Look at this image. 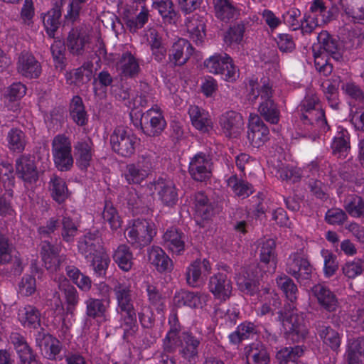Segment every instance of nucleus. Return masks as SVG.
<instances>
[{
	"label": "nucleus",
	"instance_id": "obj_1",
	"mask_svg": "<svg viewBox=\"0 0 364 364\" xmlns=\"http://www.w3.org/2000/svg\"><path fill=\"white\" fill-rule=\"evenodd\" d=\"M276 244L274 240L267 239L259 243L260 266L252 264L242 270L236 277L238 288L244 294L253 296L259 292V279L264 272L272 274L277 267Z\"/></svg>",
	"mask_w": 364,
	"mask_h": 364
},
{
	"label": "nucleus",
	"instance_id": "obj_2",
	"mask_svg": "<svg viewBox=\"0 0 364 364\" xmlns=\"http://www.w3.org/2000/svg\"><path fill=\"white\" fill-rule=\"evenodd\" d=\"M200 338L189 331H181L179 326H171L163 340L164 352L174 353L178 348V353L184 364H196L198 359V348Z\"/></svg>",
	"mask_w": 364,
	"mask_h": 364
},
{
	"label": "nucleus",
	"instance_id": "obj_3",
	"mask_svg": "<svg viewBox=\"0 0 364 364\" xmlns=\"http://www.w3.org/2000/svg\"><path fill=\"white\" fill-rule=\"evenodd\" d=\"M113 291L117 300V311L121 317V326L124 335L131 334L136 328V314L134 306V296L130 284L116 281Z\"/></svg>",
	"mask_w": 364,
	"mask_h": 364
},
{
	"label": "nucleus",
	"instance_id": "obj_4",
	"mask_svg": "<svg viewBox=\"0 0 364 364\" xmlns=\"http://www.w3.org/2000/svg\"><path fill=\"white\" fill-rule=\"evenodd\" d=\"M250 86L252 100H257L259 96L262 100L258 107L260 116L271 124H277L279 121L280 111L278 105L272 100L273 90L269 80L267 77L262 78L259 82L250 80Z\"/></svg>",
	"mask_w": 364,
	"mask_h": 364
},
{
	"label": "nucleus",
	"instance_id": "obj_5",
	"mask_svg": "<svg viewBox=\"0 0 364 364\" xmlns=\"http://www.w3.org/2000/svg\"><path fill=\"white\" fill-rule=\"evenodd\" d=\"M279 318L288 338L294 342H299L306 337L309 331L304 314L299 312L294 306H289V309H286L284 313L280 312Z\"/></svg>",
	"mask_w": 364,
	"mask_h": 364
},
{
	"label": "nucleus",
	"instance_id": "obj_6",
	"mask_svg": "<svg viewBox=\"0 0 364 364\" xmlns=\"http://www.w3.org/2000/svg\"><path fill=\"white\" fill-rule=\"evenodd\" d=\"M125 236L129 243L136 247L147 246L156 235L155 225L146 220L138 219L125 231Z\"/></svg>",
	"mask_w": 364,
	"mask_h": 364
},
{
	"label": "nucleus",
	"instance_id": "obj_7",
	"mask_svg": "<svg viewBox=\"0 0 364 364\" xmlns=\"http://www.w3.org/2000/svg\"><path fill=\"white\" fill-rule=\"evenodd\" d=\"M137 137L124 127H117L110 136L112 149L122 157H130L135 152Z\"/></svg>",
	"mask_w": 364,
	"mask_h": 364
},
{
	"label": "nucleus",
	"instance_id": "obj_8",
	"mask_svg": "<svg viewBox=\"0 0 364 364\" xmlns=\"http://www.w3.org/2000/svg\"><path fill=\"white\" fill-rule=\"evenodd\" d=\"M52 154L56 167L61 171L69 170L73 164L71 142L65 134L56 135L52 141Z\"/></svg>",
	"mask_w": 364,
	"mask_h": 364
},
{
	"label": "nucleus",
	"instance_id": "obj_9",
	"mask_svg": "<svg viewBox=\"0 0 364 364\" xmlns=\"http://www.w3.org/2000/svg\"><path fill=\"white\" fill-rule=\"evenodd\" d=\"M204 65L210 73L221 74L228 81H235L239 76L238 70L228 54L210 56L204 62Z\"/></svg>",
	"mask_w": 364,
	"mask_h": 364
},
{
	"label": "nucleus",
	"instance_id": "obj_10",
	"mask_svg": "<svg viewBox=\"0 0 364 364\" xmlns=\"http://www.w3.org/2000/svg\"><path fill=\"white\" fill-rule=\"evenodd\" d=\"M60 245H54L48 241H43L41 245V257L43 266L50 274L58 273L63 264H66V255L60 252Z\"/></svg>",
	"mask_w": 364,
	"mask_h": 364
},
{
	"label": "nucleus",
	"instance_id": "obj_11",
	"mask_svg": "<svg viewBox=\"0 0 364 364\" xmlns=\"http://www.w3.org/2000/svg\"><path fill=\"white\" fill-rule=\"evenodd\" d=\"M286 272L299 283L306 284L312 277L313 267L305 256L293 253L287 259Z\"/></svg>",
	"mask_w": 364,
	"mask_h": 364
},
{
	"label": "nucleus",
	"instance_id": "obj_12",
	"mask_svg": "<svg viewBox=\"0 0 364 364\" xmlns=\"http://www.w3.org/2000/svg\"><path fill=\"white\" fill-rule=\"evenodd\" d=\"M91 43V36L83 26L73 28L66 38L68 51L74 56L85 54Z\"/></svg>",
	"mask_w": 364,
	"mask_h": 364
},
{
	"label": "nucleus",
	"instance_id": "obj_13",
	"mask_svg": "<svg viewBox=\"0 0 364 364\" xmlns=\"http://www.w3.org/2000/svg\"><path fill=\"white\" fill-rule=\"evenodd\" d=\"M166 121L160 109L156 106L144 112L141 116L140 127L147 136L159 135L165 129Z\"/></svg>",
	"mask_w": 364,
	"mask_h": 364
},
{
	"label": "nucleus",
	"instance_id": "obj_14",
	"mask_svg": "<svg viewBox=\"0 0 364 364\" xmlns=\"http://www.w3.org/2000/svg\"><path fill=\"white\" fill-rule=\"evenodd\" d=\"M212 166L210 156L200 152L191 159L188 172L193 180L203 182L210 178Z\"/></svg>",
	"mask_w": 364,
	"mask_h": 364
},
{
	"label": "nucleus",
	"instance_id": "obj_15",
	"mask_svg": "<svg viewBox=\"0 0 364 364\" xmlns=\"http://www.w3.org/2000/svg\"><path fill=\"white\" fill-rule=\"evenodd\" d=\"M152 167L151 158L142 156L136 163L127 165L124 173V178L129 184H140L148 177Z\"/></svg>",
	"mask_w": 364,
	"mask_h": 364
},
{
	"label": "nucleus",
	"instance_id": "obj_16",
	"mask_svg": "<svg viewBox=\"0 0 364 364\" xmlns=\"http://www.w3.org/2000/svg\"><path fill=\"white\" fill-rule=\"evenodd\" d=\"M210 272L211 265L208 259H196L186 268L185 275L187 284L193 288L200 287Z\"/></svg>",
	"mask_w": 364,
	"mask_h": 364
},
{
	"label": "nucleus",
	"instance_id": "obj_17",
	"mask_svg": "<svg viewBox=\"0 0 364 364\" xmlns=\"http://www.w3.org/2000/svg\"><path fill=\"white\" fill-rule=\"evenodd\" d=\"M219 124L226 137H238L244 128L242 115L235 111H228L221 114Z\"/></svg>",
	"mask_w": 364,
	"mask_h": 364
},
{
	"label": "nucleus",
	"instance_id": "obj_18",
	"mask_svg": "<svg viewBox=\"0 0 364 364\" xmlns=\"http://www.w3.org/2000/svg\"><path fill=\"white\" fill-rule=\"evenodd\" d=\"M268 127L257 114H250L249 119L247 139L254 147H260L269 139Z\"/></svg>",
	"mask_w": 364,
	"mask_h": 364
},
{
	"label": "nucleus",
	"instance_id": "obj_19",
	"mask_svg": "<svg viewBox=\"0 0 364 364\" xmlns=\"http://www.w3.org/2000/svg\"><path fill=\"white\" fill-rule=\"evenodd\" d=\"M193 52V48L190 42L184 38H179L168 50V63L174 66H181L188 60Z\"/></svg>",
	"mask_w": 364,
	"mask_h": 364
},
{
	"label": "nucleus",
	"instance_id": "obj_20",
	"mask_svg": "<svg viewBox=\"0 0 364 364\" xmlns=\"http://www.w3.org/2000/svg\"><path fill=\"white\" fill-rule=\"evenodd\" d=\"M17 70L25 77L38 78L41 73V65L32 53L24 51L18 56Z\"/></svg>",
	"mask_w": 364,
	"mask_h": 364
},
{
	"label": "nucleus",
	"instance_id": "obj_21",
	"mask_svg": "<svg viewBox=\"0 0 364 364\" xmlns=\"http://www.w3.org/2000/svg\"><path fill=\"white\" fill-rule=\"evenodd\" d=\"M208 295L202 292L181 290L173 296V303L178 307L188 306L192 309L203 308L205 305Z\"/></svg>",
	"mask_w": 364,
	"mask_h": 364
},
{
	"label": "nucleus",
	"instance_id": "obj_22",
	"mask_svg": "<svg viewBox=\"0 0 364 364\" xmlns=\"http://www.w3.org/2000/svg\"><path fill=\"white\" fill-rule=\"evenodd\" d=\"M118 72L124 77H136L141 71L139 60L130 51L124 52L116 63Z\"/></svg>",
	"mask_w": 364,
	"mask_h": 364
},
{
	"label": "nucleus",
	"instance_id": "obj_23",
	"mask_svg": "<svg viewBox=\"0 0 364 364\" xmlns=\"http://www.w3.org/2000/svg\"><path fill=\"white\" fill-rule=\"evenodd\" d=\"M209 289L215 298L225 301L232 294V283L227 276L223 274H217L210 277Z\"/></svg>",
	"mask_w": 364,
	"mask_h": 364
},
{
	"label": "nucleus",
	"instance_id": "obj_24",
	"mask_svg": "<svg viewBox=\"0 0 364 364\" xmlns=\"http://www.w3.org/2000/svg\"><path fill=\"white\" fill-rule=\"evenodd\" d=\"M16 170L18 176L26 182H35L38 178L34 160L29 155H22L16 159Z\"/></svg>",
	"mask_w": 364,
	"mask_h": 364
},
{
	"label": "nucleus",
	"instance_id": "obj_25",
	"mask_svg": "<svg viewBox=\"0 0 364 364\" xmlns=\"http://www.w3.org/2000/svg\"><path fill=\"white\" fill-rule=\"evenodd\" d=\"M76 164L80 169H87L92 159L93 144L89 137L81 139L74 145Z\"/></svg>",
	"mask_w": 364,
	"mask_h": 364
},
{
	"label": "nucleus",
	"instance_id": "obj_26",
	"mask_svg": "<svg viewBox=\"0 0 364 364\" xmlns=\"http://www.w3.org/2000/svg\"><path fill=\"white\" fill-rule=\"evenodd\" d=\"M301 119L305 124L313 126L314 132L313 140L318 137V132H326L328 130L324 111L321 108L302 112Z\"/></svg>",
	"mask_w": 364,
	"mask_h": 364
},
{
	"label": "nucleus",
	"instance_id": "obj_27",
	"mask_svg": "<svg viewBox=\"0 0 364 364\" xmlns=\"http://www.w3.org/2000/svg\"><path fill=\"white\" fill-rule=\"evenodd\" d=\"M154 188L164 204L173 206L178 201V192L174 183L171 180L159 178L154 183Z\"/></svg>",
	"mask_w": 364,
	"mask_h": 364
},
{
	"label": "nucleus",
	"instance_id": "obj_28",
	"mask_svg": "<svg viewBox=\"0 0 364 364\" xmlns=\"http://www.w3.org/2000/svg\"><path fill=\"white\" fill-rule=\"evenodd\" d=\"M188 114L192 125L202 132H208L213 128V122L209 113L196 105H191Z\"/></svg>",
	"mask_w": 364,
	"mask_h": 364
},
{
	"label": "nucleus",
	"instance_id": "obj_29",
	"mask_svg": "<svg viewBox=\"0 0 364 364\" xmlns=\"http://www.w3.org/2000/svg\"><path fill=\"white\" fill-rule=\"evenodd\" d=\"M312 294L318 303L328 311H334L338 307V301L335 294L326 286L316 284L311 289Z\"/></svg>",
	"mask_w": 364,
	"mask_h": 364
},
{
	"label": "nucleus",
	"instance_id": "obj_30",
	"mask_svg": "<svg viewBox=\"0 0 364 364\" xmlns=\"http://www.w3.org/2000/svg\"><path fill=\"white\" fill-rule=\"evenodd\" d=\"M215 16L228 22L240 16V10L231 0H213Z\"/></svg>",
	"mask_w": 364,
	"mask_h": 364
},
{
	"label": "nucleus",
	"instance_id": "obj_31",
	"mask_svg": "<svg viewBox=\"0 0 364 364\" xmlns=\"http://www.w3.org/2000/svg\"><path fill=\"white\" fill-rule=\"evenodd\" d=\"M314 326L323 342L333 350H337L341 343L339 333L321 321H316Z\"/></svg>",
	"mask_w": 364,
	"mask_h": 364
},
{
	"label": "nucleus",
	"instance_id": "obj_32",
	"mask_svg": "<svg viewBox=\"0 0 364 364\" xmlns=\"http://www.w3.org/2000/svg\"><path fill=\"white\" fill-rule=\"evenodd\" d=\"M317 39L321 54L326 53L336 61L341 59L342 55L339 50L337 41L333 38L326 31L320 32Z\"/></svg>",
	"mask_w": 364,
	"mask_h": 364
},
{
	"label": "nucleus",
	"instance_id": "obj_33",
	"mask_svg": "<svg viewBox=\"0 0 364 364\" xmlns=\"http://www.w3.org/2000/svg\"><path fill=\"white\" fill-rule=\"evenodd\" d=\"M245 355L250 364H267L269 360L266 348L259 342L246 346Z\"/></svg>",
	"mask_w": 364,
	"mask_h": 364
},
{
	"label": "nucleus",
	"instance_id": "obj_34",
	"mask_svg": "<svg viewBox=\"0 0 364 364\" xmlns=\"http://www.w3.org/2000/svg\"><path fill=\"white\" fill-rule=\"evenodd\" d=\"M92 65L85 63L81 67L74 69L65 75L67 83L80 86L90 81L92 75Z\"/></svg>",
	"mask_w": 364,
	"mask_h": 364
},
{
	"label": "nucleus",
	"instance_id": "obj_35",
	"mask_svg": "<svg viewBox=\"0 0 364 364\" xmlns=\"http://www.w3.org/2000/svg\"><path fill=\"white\" fill-rule=\"evenodd\" d=\"M184 235L177 229L171 228L164 235V246L173 253L179 255L185 247Z\"/></svg>",
	"mask_w": 364,
	"mask_h": 364
},
{
	"label": "nucleus",
	"instance_id": "obj_36",
	"mask_svg": "<svg viewBox=\"0 0 364 364\" xmlns=\"http://www.w3.org/2000/svg\"><path fill=\"white\" fill-rule=\"evenodd\" d=\"M149 262L160 272L170 271L172 261L159 247H153L148 253Z\"/></svg>",
	"mask_w": 364,
	"mask_h": 364
},
{
	"label": "nucleus",
	"instance_id": "obj_37",
	"mask_svg": "<svg viewBox=\"0 0 364 364\" xmlns=\"http://www.w3.org/2000/svg\"><path fill=\"white\" fill-rule=\"evenodd\" d=\"M113 259L118 267L124 272H129L134 264V257L129 246L120 245L114 250Z\"/></svg>",
	"mask_w": 364,
	"mask_h": 364
},
{
	"label": "nucleus",
	"instance_id": "obj_38",
	"mask_svg": "<svg viewBox=\"0 0 364 364\" xmlns=\"http://www.w3.org/2000/svg\"><path fill=\"white\" fill-rule=\"evenodd\" d=\"M348 364H364V337L352 341L346 351Z\"/></svg>",
	"mask_w": 364,
	"mask_h": 364
},
{
	"label": "nucleus",
	"instance_id": "obj_39",
	"mask_svg": "<svg viewBox=\"0 0 364 364\" xmlns=\"http://www.w3.org/2000/svg\"><path fill=\"white\" fill-rule=\"evenodd\" d=\"M49 189L52 198L58 203H63L68 197L69 192L65 181L56 175L50 178Z\"/></svg>",
	"mask_w": 364,
	"mask_h": 364
},
{
	"label": "nucleus",
	"instance_id": "obj_40",
	"mask_svg": "<svg viewBox=\"0 0 364 364\" xmlns=\"http://www.w3.org/2000/svg\"><path fill=\"white\" fill-rule=\"evenodd\" d=\"M40 348L47 358L50 360L63 359V357L58 356L62 346L60 341L52 336H44L41 341Z\"/></svg>",
	"mask_w": 364,
	"mask_h": 364
},
{
	"label": "nucleus",
	"instance_id": "obj_41",
	"mask_svg": "<svg viewBox=\"0 0 364 364\" xmlns=\"http://www.w3.org/2000/svg\"><path fill=\"white\" fill-rule=\"evenodd\" d=\"M78 249L86 258H92L100 252H104L100 240L92 236H85L80 240L78 242Z\"/></svg>",
	"mask_w": 364,
	"mask_h": 364
},
{
	"label": "nucleus",
	"instance_id": "obj_42",
	"mask_svg": "<svg viewBox=\"0 0 364 364\" xmlns=\"http://www.w3.org/2000/svg\"><path fill=\"white\" fill-rule=\"evenodd\" d=\"M43 22L46 31L50 38H54L60 24L62 10L52 8L46 14H43Z\"/></svg>",
	"mask_w": 364,
	"mask_h": 364
},
{
	"label": "nucleus",
	"instance_id": "obj_43",
	"mask_svg": "<svg viewBox=\"0 0 364 364\" xmlns=\"http://www.w3.org/2000/svg\"><path fill=\"white\" fill-rule=\"evenodd\" d=\"M70 115L74 122L79 126H85L87 123V114L80 97H73L70 105Z\"/></svg>",
	"mask_w": 364,
	"mask_h": 364
},
{
	"label": "nucleus",
	"instance_id": "obj_44",
	"mask_svg": "<svg viewBox=\"0 0 364 364\" xmlns=\"http://www.w3.org/2000/svg\"><path fill=\"white\" fill-rule=\"evenodd\" d=\"M58 288L65 294L66 302L68 304V311L73 312L75 306L78 303V295L76 289L70 284V282L63 276H60L58 280Z\"/></svg>",
	"mask_w": 364,
	"mask_h": 364
},
{
	"label": "nucleus",
	"instance_id": "obj_45",
	"mask_svg": "<svg viewBox=\"0 0 364 364\" xmlns=\"http://www.w3.org/2000/svg\"><path fill=\"white\" fill-rule=\"evenodd\" d=\"M18 318L25 327L37 328L40 326L41 314L33 306H26L18 312Z\"/></svg>",
	"mask_w": 364,
	"mask_h": 364
},
{
	"label": "nucleus",
	"instance_id": "obj_46",
	"mask_svg": "<svg viewBox=\"0 0 364 364\" xmlns=\"http://www.w3.org/2000/svg\"><path fill=\"white\" fill-rule=\"evenodd\" d=\"M272 173H274L275 176L282 181H289L293 183L298 181L301 177L299 168L285 166L282 163H278L277 166H274Z\"/></svg>",
	"mask_w": 364,
	"mask_h": 364
},
{
	"label": "nucleus",
	"instance_id": "obj_47",
	"mask_svg": "<svg viewBox=\"0 0 364 364\" xmlns=\"http://www.w3.org/2000/svg\"><path fill=\"white\" fill-rule=\"evenodd\" d=\"M228 186L234 194L243 198L248 197L253 193V188L248 182L239 178L236 175L231 176L228 180Z\"/></svg>",
	"mask_w": 364,
	"mask_h": 364
},
{
	"label": "nucleus",
	"instance_id": "obj_48",
	"mask_svg": "<svg viewBox=\"0 0 364 364\" xmlns=\"http://www.w3.org/2000/svg\"><path fill=\"white\" fill-rule=\"evenodd\" d=\"M336 10L337 9L334 6L327 9V6L323 0H313L309 8L310 13L320 15L321 17V23L323 24H326L334 18V14Z\"/></svg>",
	"mask_w": 364,
	"mask_h": 364
},
{
	"label": "nucleus",
	"instance_id": "obj_49",
	"mask_svg": "<svg viewBox=\"0 0 364 364\" xmlns=\"http://www.w3.org/2000/svg\"><path fill=\"white\" fill-rule=\"evenodd\" d=\"M192 200L196 214L203 219H208L213 212V208L207 196L203 192H198L193 196Z\"/></svg>",
	"mask_w": 364,
	"mask_h": 364
},
{
	"label": "nucleus",
	"instance_id": "obj_50",
	"mask_svg": "<svg viewBox=\"0 0 364 364\" xmlns=\"http://www.w3.org/2000/svg\"><path fill=\"white\" fill-rule=\"evenodd\" d=\"M7 141L11 151L21 153L26 144V135L21 129L13 128L8 132Z\"/></svg>",
	"mask_w": 364,
	"mask_h": 364
},
{
	"label": "nucleus",
	"instance_id": "obj_51",
	"mask_svg": "<svg viewBox=\"0 0 364 364\" xmlns=\"http://www.w3.org/2000/svg\"><path fill=\"white\" fill-rule=\"evenodd\" d=\"M152 7L158 11L166 22L171 23L176 16L172 0H153Z\"/></svg>",
	"mask_w": 364,
	"mask_h": 364
},
{
	"label": "nucleus",
	"instance_id": "obj_52",
	"mask_svg": "<svg viewBox=\"0 0 364 364\" xmlns=\"http://www.w3.org/2000/svg\"><path fill=\"white\" fill-rule=\"evenodd\" d=\"M276 282L287 299L290 302L294 303L297 299L298 289L293 280L287 275H283L277 277Z\"/></svg>",
	"mask_w": 364,
	"mask_h": 364
},
{
	"label": "nucleus",
	"instance_id": "obj_53",
	"mask_svg": "<svg viewBox=\"0 0 364 364\" xmlns=\"http://www.w3.org/2000/svg\"><path fill=\"white\" fill-rule=\"evenodd\" d=\"M344 208L352 217H364V199L358 196L348 197L344 202Z\"/></svg>",
	"mask_w": 364,
	"mask_h": 364
},
{
	"label": "nucleus",
	"instance_id": "obj_54",
	"mask_svg": "<svg viewBox=\"0 0 364 364\" xmlns=\"http://www.w3.org/2000/svg\"><path fill=\"white\" fill-rule=\"evenodd\" d=\"M85 305L86 315L92 318L103 317L107 309L105 301L99 299L89 298L86 300Z\"/></svg>",
	"mask_w": 364,
	"mask_h": 364
},
{
	"label": "nucleus",
	"instance_id": "obj_55",
	"mask_svg": "<svg viewBox=\"0 0 364 364\" xmlns=\"http://www.w3.org/2000/svg\"><path fill=\"white\" fill-rule=\"evenodd\" d=\"M303 353L304 349L300 346L284 347L277 353L276 358L280 363H287L289 361L294 362L303 355Z\"/></svg>",
	"mask_w": 364,
	"mask_h": 364
},
{
	"label": "nucleus",
	"instance_id": "obj_56",
	"mask_svg": "<svg viewBox=\"0 0 364 364\" xmlns=\"http://www.w3.org/2000/svg\"><path fill=\"white\" fill-rule=\"evenodd\" d=\"M62 230L61 236L64 241L70 242L74 240L77 233V226L73 219L65 215L61 220Z\"/></svg>",
	"mask_w": 364,
	"mask_h": 364
},
{
	"label": "nucleus",
	"instance_id": "obj_57",
	"mask_svg": "<svg viewBox=\"0 0 364 364\" xmlns=\"http://www.w3.org/2000/svg\"><path fill=\"white\" fill-rule=\"evenodd\" d=\"M102 217L103 219L109 224L112 230H116L121 227L122 220L112 203H105Z\"/></svg>",
	"mask_w": 364,
	"mask_h": 364
},
{
	"label": "nucleus",
	"instance_id": "obj_58",
	"mask_svg": "<svg viewBox=\"0 0 364 364\" xmlns=\"http://www.w3.org/2000/svg\"><path fill=\"white\" fill-rule=\"evenodd\" d=\"M245 26L243 23H240L230 27L224 36L226 44L231 46L233 43L239 44L242 42Z\"/></svg>",
	"mask_w": 364,
	"mask_h": 364
},
{
	"label": "nucleus",
	"instance_id": "obj_59",
	"mask_svg": "<svg viewBox=\"0 0 364 364\" xmlns=\"http://www.w3.org/2000/svg\"><path fill=\"white\" fill-rule=\"evenodd\" d=\"M332 153L337 157H346L350 149L348 139L343 133H339L333 138L331 144Z\"/></svg>",
	"mask_w": 364,
	"mask_h": 364
},
{
	"label": "nucleus",
	"instance_id": "obj_60",
	"mask_svg": "<svg viewBox=\"0 0 364 364\" xmlns=\"http://www.w3.org/2000/svg\"><path fill=\"white\" fill-rule=\"evenodd\" d=\"M92 258L91 266L95 273L98 276L105 275L110 262L108 255L105 251L100 252Z\"/></svg>",
	"mask_w": 364,
	"mask_h": 364
},
{
	"label": "nucleus",
	"instance_id": "obj_61",
	"mask_svg": "<svg viewBox=\"0 0 364 364\" xmlns=\"http://www.w3.org/2000/svg\"><path fill=\"white\" fill-rule=\"evenodd\" d=\"M343 273L350 279H353L364 272V260L358 258L346 262L343 268Z\"/></svg>",
	"mask_w": 364,
	"mask_h": 364
},
{
	"label": "nucleus",
	"instance_id": "obj_62",
	"mask_svg": "<svg viewBox=\"0 0 364 364\" xmlns=\"http://www.w3.org/2000/svg\"><path fill=\"white\" fill-rule=\"evenodd\" d=\"M65 46L60 41H55L50 46L55 66L60 70H63L65 67Z\"/></svg>",
	"mask_w": 364,
	"mask_h": 364
},
{
	"label": "nucleus",
	"instance_id": "obj_63",
	"mask_svg": "<svg viewBox=\"0 0 364 364\" xmlns=\"http://www.w3.org/2000/svg\"><path fill=\"white\" fill-rule=\"evenodd\" d=\"M301 11L299 9L292 7L282 15L284 23L287 25L291 30L296 31L300 28L301 21L299 19Z\"/></svg>",
	"mask_w": 364,
	"mask_h": 364
},
{
	"label": "nucleus",
	"instance_id": "obj_64",
	"mask_svg": "<svg viewBox=\"0 0 364 364\" xmlns=\"http://www.w3.org/2000/svg\"><path fill=\"white\" fill-rule=\"evenodd\" d=\"M148 18L149 10L144 6H141V11L135 18H128L126 24L132 32H136L144 26Z\"/></svg>",
	"mask_w": 364,
	"mask_h": 364
}]
</instances>
